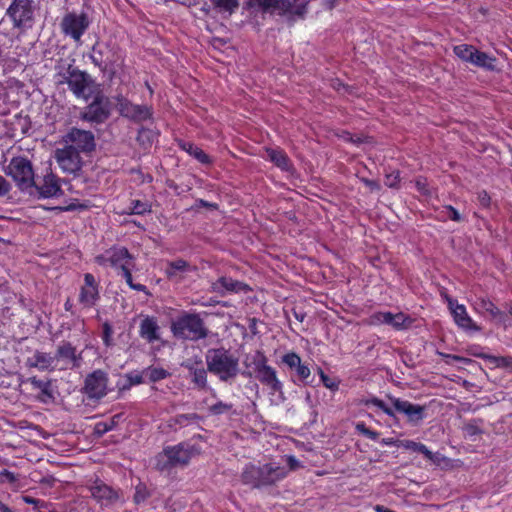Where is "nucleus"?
I'll return each instance as SVG.
<instances>
[{"instance_id": "dca6fc26", "label": "nucleus", "mask_w": 512, "mask_h": 512, "mask_svg": "<svg viewBox=\"0 0 512 512\" xmlns=\"http://www.w3.org/2000/svg\"><path fill=\"white\" fill-rule=\"evenodd\" d=\"M89 491L92 498L103 507L114 505L120 498L118 490L99 479L89 486Z\"/></svg>"}, {"instance_id": "603ef678", "label": "nucleus", "mask_w": 512, "mask_h": 512, "mask_svg": "<svg viewBox=\"0 0 512 512\" xmlns=\"http://www.w3.org/2000/svg\"><path fill=\"white\" fill-rule=\"evenodd\" d=\"M268 362V359L267 357L264 355V353H262L261 351H257L254 358H253V364H254V371L257 372V371H260L262 369V367H269V365L267 364Z\"/></svg>"}, {"instance_id": "774afa93", "label": "nucleus", "mask_w": 512, "mask_h": 512, "mask_svg": "<svg viewBox=\"0 0 512 512\" xmlns=\"http://www.w3.org/2000/svg\"><path fill=\"white\" fill-rule=\"evenodd\" d=\"M417 190L422 194H428L426 179L418 178L415 181Z\"/></svg>"}, {"instance_id": "cd10ccee", "label": "nucleus", "mask_w": 512, "mask_h": 512, "mask_svg": "<svg viewBox=\"0 0 512 512\" xmlns=\"http://www.w3.org/2000/svg\"><path fill=\"white\" fill-rule=\"evenodd\" d=\"M450 309L452 310V314L457 325L464 329H478L472 319L467 314L466 308L464 305L456 304L453 306V302L449 301Z\"/></svg>"}, {"instance_id": "052dcab7", "label": "nucleus", "mask_w": 512, "mask_h": 512, "mask_svg": "<svg viewBox=\"0 0 512 512\" xmlns=\"http://www.w3.org/2000/svg\"><path fill=\"white\" fill-rule=\"evenodd\" d=\"M112 333H113V330H112V327L109 323H104L103 324V341L105 343V345L109 346L110 345V342H111V336H112Z\"/></svg>"}, {"instance_id": "9b49d317", "label": "nucleus", "mask_w": 512, "mask_h": 512, "mask_svg": "<svg viewBox=\"0 0 512 512\" xmlns=\"http://www.w3.org/2000/svg\"><path fill=\"white\" fill-rule=\"evenodd\" d=\"M110 101L103 94L95 95L93 101L80 113V119L91 124H102L110 117Z\"/></svg>"}, {"instance_id": "a19ab883", "label": "nucleus", "mask_w": 512, "mask_h": 512, "mask_svg": "<svg viewBox=\"0 0 512 512\" xmlns=\"http://www.w3.org/2000/svg\"><path fill=\"white\" fill-rule=\"evenodd\" d=\"M478 306L481 310L489 313L493 318L502 319L504 316L503 312L489 299H480Z\"/></svg>"}, {"instance_id": "f704fd0d", "label": "nucleus", "mask_w": 512, "mask_h": 512, "mask_svg": "<svg viewBox=\"0 0 512 512\" xmlns=\"http://www.w3.org/2000/svg\"><path fill=\"white\" fill-rule=\"evenodd\" d=\"M155 137L156 134L154 133L153 130L141 127L138 130L136 141L144 150H146L152 146Z\"/></svg>"}, {"instance_id": "69168bd1", "label": "nucleus", "mask_w": 512, "mask_h": 512, "mask_svg": "<svg viewBox=\"0 0 512 512\" xmlns=\"http://www.w3.org/2000/svg\"><path fill=\"white\" fill-rule=\"evenodd\" d=\"M0 477H4L5 480L9 483H15L18 480V477L13 472L7 469H3L0 471Z\"/></svg>"}, {"instance_id": "6e6d98bb", "label": "nucleus", "mask_w": 512, "mask_h": 512, "mask_svg": "<svg viewBox=\"0 0 512 512\" xmlns=\"http://www.w3.org/2000/svg\"><path fill=\"white\" fill-rule=\"evenodd\" d=\"M442 213L452 221L461 222L463 220L461 214L451 205L444 206Z\"/></svg>"}, {"instance_id": "c9c22d12", "label": "nucleus", "mask_w": 512, "mask_h": 512, "mask_svg": "<svg viewBox=\"0 0 512 512\" xmlns=\"http://www.w3.org/2000/svg\"><path fill=\"white\" fill-rule=\"evenodd\" d=\"M145 377L148 378L149 382L155 383L166 379L170 376V373L162 367L149 366L143 371Z\"/></svg>"}, {"instance_id": "4468645a", "label": "nucleus", "mask_w": 512, "mask_h": 512, "mask_svg": "<svg viewBox=\"0 0 512 512\" xmlns=\"http://www.w3.org/2000/svg\"><path fill=\"white\" fill-rule=\"evenodd\" d=\"M55 362L63 364V369H78L83 363L82 352L69 341H62L55 351Z\"/></svg>"}, {"instance_id": "423d86ee", "label": "nucleus", "mask_w": 512, "mask_h": 512, "mask_svg": "<svg viewBox=\"0 0 512 512\" xmlns=\"http://www.w3.org/2000/svg\"><path fill=\"white\" fill-rule=\"evenodd\" d=\"M92 63L101 71L115 73L124 57L119 46L112 42H96L90 54Z\"/></svg>"}, {"instance_id": "a18cd8bd", "label": "nucleus", "mask_w": 512, "mask_h": 512, "mask_svg": "<svg viewBox=\"0 0 512 512\" xmlns=\"http://www.w3.org/2000/svg\"><path fill=\"white\" fill-rule=\"evenodd\" d=\"M150 495L151 494L146 485L140 483L135 488L133 499L136 504H140L145 502L150 497Z\"/></svg>"}, {"instance_id": "3c124183", "label": "nucleus", "mask_w": 512, "mask_h": 512, "mask_svg": "<svg viewBox=\"0 0 512 512\" xmlns=\"http://www.w3.org/2000/svg\"><path fill=\"white\" fill-rule=\"evenodd\" d=\"M394 320V314L391 312H378L372 316L373 323H382L392 326Z\"/></svg>"}, {"instance_id": "58836bf2", "label": "nucleus", "mask_w": 512, "mask_h": 512, "mask_svg": "<svg viewBox=\"0 0 512 512\" xmlns=\"http://www.w3.org/2000/svg\"><path fill=\"white\" fill-rule=\"evenodd\" d=\"M364 404L366 406H376L380 410H382L386 415L389 417L396 419L395 410L392 407L388 406L383 400L377 398V397H371L369 399L364 400Z\"/></svg>"}, {"instance_id": "13d9d810", "label": "nucleus", "mask_w": 512, "mask_h": 512, "mask_svg": "<svg viewBox=\"0 0 512 512\" xmlns=\"http://www.w3.org/2000/svg\"><path fill=\"white\" fill-rule=\"evenodd\" d=\"M143 373H139L137 371L130 372L126 374V378L130 385H138L144 382Z\"/></svg>"}, {"instance_id": "473e14b6", "label": "nucleus", "mask_w": 512, "mask_h": 512, "mask_svg": "<svg viewBox=\"0 0 512 512\" xmlns=\"http://www.w3.org/2000/svg\"><path fill=\"white\" fill-rule=\"evenodd\" d=\"M495 61L496 59L494 57L475 48L471 64L477 67L493 71L495 69Z\"/></svg>"}, {"instance_id": "de8ad7c7", "label": "nucleus", "mask_w": 512, "mask_h": 512, "mask_svg": "<svg viewBox=\"0 0 512 512\" xmlns=\"http://www.w3.org/2000/svg\"><path fill=\"white\" fill-rule=\"evenodd\" d=\"M232 408H233L232 403H225L222 401H218L214 405H211L208 408V410H209V413L212 415H221V414L229 412L230 410H232Z\"/></svg>"}, {"instance_id": "1a4fd4ad", "label": "nucleus", "mask_w": 512, "mask_h": 512, "mask_svg": "<svg viewBox=\"0 0 512 512\" xmlns=\"http://www.w3.org/2000/svg\"><path fill=\"white\" fill-rule=\"evenodd\" d=\"M91 19L84 11L76 13L75 11L66 13L61 22V32L73 39L75 42L80 43L82 36L86 33L91 25Z\"/></svg>"}, {"instance_id": "412c9836", "label": "nucleus", "mask_w": 512, "mask_h": 512, "mask_svg": "<svg viewBox=\"0 0 512 512\" xmlns=\"http://www.w3.org/2000/svg\"><path fill=\"white\" fill-rule=\"evenodd\" d=\"M182 366L188 370L189 375L191 377V382L195 385L196 388H198L199 390H207L208 370L203 367V363L200 358H196L194 360L189 359L183 362Z\"/></svg>"}, {"instance_id": "0e129e2a", "label": "nucleus", "mask_w": 512, "mask_h": 512, "mask_svg": "<svg viewBox=\"0 0 512 512\" xmlns=\"http://www.w3.org/2000/svg\"><path fill=\"white\" fill-rule=\"evenodd\" d=\"M361 181L371 190V191H379L381 189V185L376 180H370L368 178H361Z\"/></svg>"}, {"instance_id": "4be33fe9", "label": "nucleus", "mask_w": 512, "mask_h": 512, "mask_svg": "<svg viewBox=\"0 0 512 512\" xmlns=\"http://www.w3.org/2000/svg\"><path fill=\"white\" fill-rule=\"evenodd\" d=\"M250 290V287L244 282L226 276L218 278L211 284V291L221 296L226 295V293H246Z\"/></svg>"}, {"instance_id": "4c0bfd02", "label": "nucleus", "mask_w": 512, "mask_h": 512, "mask_svg": "<svg viewBox=\"0 0 512 512\" xmlns=\"http://www.w3.org/2000/svg\"><path fill=\"white\" fill-rule=\"evenodd\" d=\"M475 47L468 44L456 45L453 49L455 55L464 62L471 63Z\"/></svg>"}, {"instance_id": "bf43d9fd", "label": "nucleus", "mask_w": 512, "mask_h": 512, "mask_svg": "<svg viewBox=\"0 0 512 512\" xmlns=\"http://www.w3.org/2000/svg\"><path fill=\"white\" fill-rule=\"evenodd\" d=\"M477 199L479 204L484 207L488 208L490 206L491 198L490 195L485 190H481L477 193Z\"/></svg>"}, {"instance_id": "b1692460", "label": "nucleus", "mask_w": 512, "mask_h": 512, "mask_svg": "<svg viewBox=\"0 0 512 512\" xmlns=\"http://www.w3.org/2000/svg\"><path fill=\"white\" fill-rule=\"evenodd\" d=\"M109 264L115 269H129L134 267V257L125 247H112L107 251Z\"/></svg>"}, {"instance_id": "aec40b11", "label": "nucleus", "mask_w": 512, "mask_h": 512, "mask_svg": "<svg viewBox=\"0 0 512 512\" xmlns=\"http://www.w3.org/2000/svg\"><path fill=\"white\" fill-rule=\"evenodd\" d=\"M100 299L99 283L91 273L84 274V284L80 288L79 302L85 308L96 305Z\"/></svg>"}, {"instance_id": "e433bc0d", "label": "nucleus", "mask_w": 512, "mask_h": 512, "mask_svg": "<svg viewBox=\"0 0 512 512\" xmlns=\"http://www.w3.org/2000/svg\"><path fill=\"white\" fill-rule=\"evenodd\" d=\"M401 446H403L405 449L421 453L429 460L433 459V453L424 444L420 442L405 440L401 442Z\"/></svg>"}, {"instance_id": "c85d7f7f", "label": "nucleus", "mask_w": 512, "mask_h": 512, "mask_svg": "<svg viewBox=\"0 0 512 512\" xmlns=\"http://www.w3.org/2000/svg\"><path fill=\"white\" fill-rule=\"evenodd\" d=\"M194 270L195 267H192L187 261L183 259H177L168 263L165 272L169 279H175L178 281L181 278V274Z\"/></svg>"}, {"instance_id": "6e6552de", "label": "nucleus", "mask_w": 512, "mask_h": 512, "mask_svg": "<svg viewBox=\"0 0 512 512\" xmlns=\"http://www.w3.org/2000/svg\"><path fill=\"white\" fill-rule=\"evenodd\" d=\"M5 172L13 178L21 191H26L36 186L32 163L26 157H13Z\"/></svg>"}, {"instance_id": "f257e3e1", "label": "nucleus", "mask_w": 512, "mask_h": 512, "mask_svg": "<svg viewBox=\"0 0 512 512\" xmlns=\"http://www.w3.org/2000/svg\"><path fill=\"white\" fill-rule=\"evenodd\" d=\"M289 470L281 464L271 461L267 463H247L240 474V481L252 489H266L276 486L285 479Z\"/></svg>"}, {"instance_id": "8fccbe9b", "label": "nucleus", "mask_w": 512, "mask_h": 512, "mask_svg": "<svg viewBox=\"0 0 512 512\" xmlns=\"http://www.w3.org/2000/svg\"><path fill=\"white\" fill-rule=\"evenodd\" d=\"M151 211L150 205L140 200L131 201V213L137 215H144Z\"/></svg>"}, {"instance_id": "2f4dec72", "label": "nucleus", "mask_w": 512, "mask_h": 512, "mask_svg": "<svg viewBox=\"0 0 512 512\" xmlns=\"http://www.w3.org/2000/svg\"><path fill=\"white\" fill-rule=\"evenodd\" d=\"M473 355L488 361L496 368H504L512 371V356H494L486 353H474Z\"/></svg>"}, {"instance_id": "37998d69", "label": "nucleus", "mask_w": 512, "mask_h": 512, "mask_svg": "<svg viewBox=\"0 0 512 512\" xmlns=\"http://www.w3.org/2000/svg\"><path fill=\"white\" fill-rule=\"evenodd\" d=\"M213 5L220 11L232 14L239 6L238 0H212Z\"/></svg>"}, {"instance_id": "72a5a7b5", "label": "nucleus", "mask_w": 512, "mask_h": 512, "mask_svg": "<svg viewBox=\"0 0 512 512\" xmlns=\"http://www.w3.org/2000/svg\"><path fill=\"white\" fill-rule=\"evenodd\" d=\"M121 414L112 416L108 421L98 422L94 426V434L97 437H102L105 433L113 430L119 423Z\"/></svg>"}, {"instance_id": "a211bd4d", "label": "nucleus", "mask_w": 512, "mask_h": 512, "mask_svg": "<svg viewBox=\"0 0 512 512\" xmlns=\"http://www.w3.org/2000/svg\"><path fill=\"white\" fill-rule=\"evenodd\" d=\"M55 158L65 172L76 173L81 169L82 161L80 152L77 151L75 146L66 145L62 149H57Z\"/></svg>"}, {"instance_id": "5701e85b", "label": "nucleus", "mask_w": 512, "mask_h": 512, "mask_svg": "<svg viewBox=\"0 0 512 512\" xmlns=\"http://www.w3.org/2000/svg\"><path fill=\"white\" fill-rule=\"evenodd\" d=\"M38 191L40 198L58 197L63 194L59 179L51 171L44 175L42 183L33 186Z\"/></svg>"}, {"instance_id": "393cba45", "label": "nucleus", "mask_w": 512, "mask_h": 512, "mask_svg": "<svg viewBox=\"0 0 512 512\" xmlns=\"http://www.w3.org/2000/svg\"><path fill=\"white\" fill-rule=\"evenodd\" d=\"M26 366L40 371H53L56 368L55 357L50 353L36 350L33 356L27 358Z\"/></svg>"}, {"instance_id": "680f3d73", "label": "nucleus", "mask_w": 512, "mask_h": 512, "mask_svg": "<svg viewBox=\"0 0 512 512\" xmlns=\"http://www.w3.org/2000/svg\"><path fill=\"white\" fill-rule=\"evenodd\" d=\"M394 318H395V320L392 323V327H394L396 329L404 328V322L406 320L405 315L403 313H397V314H394Z\"/></svg>"}, {"instance_id": "f03ea898", "label": "nucleus", "mask_w": 512, "mask_h": 512, "mask_svg": "<svg viewBox=\"0 0 512 512\" xmlns=\"http://www.w3.org/2000/svg\"><path fill=\"white\" fill-rule=\"evenodd\" d=\"M74 61L68 62L61 59L55 66L57 83L66 84L69 90L77 97L87 100L92 95L91 87L95 82L86 71L80 70L74 65Z\"/></svg>"}, {"instance_id": "ea45409f", "label": "nucleus", "mask_w": 512, "mask_h": 512, "mask_svg": "<svg viewBox=\"0 0 512 512\" xmlns=\"http://www.w3.org/2000/svg\"><path fill=\"white\" fill-rule=\"evenodd\" d=\"M483 421L481 419H472L469 422H467L464 427L463 431L467 437L470 439H473L475 436L480 435L483 433V429L481 428V424Z\"/></svg>"}, {"instance_id": "5fc2aeb1", "label": "nucleus", "mask_w": 512, "mask_h": 512, "mask_svg": "<svg viewBox=\"0 0 512 512\" xmlns=\"http://www.w3.org/2000/svg\"><path fill=\"white\" fill-rule=\"evenodd\" d=\"M21 499L26 504L33 505L35 510H38L40 508H47L49 506V503H47L45 501H42V500H39V499H36V498H33L31 496H28V495H22Z\"/></svg>"}, {"instance_id": "09e8293b", "label": "nucleus", "mask_w": 512, "mask_h": 512, "mask_svg": "<svg viewBox=\"0 0 512 512\" xmlns=\"http://www.w3.org/2000/svg\"><path fill=\"white\" fill-rule=\"evenodd\" d=\"M438 354L444 359L445 363L448 365H451L454 362H459L464 365H468V364L472 363V360L470 358H466L463 356L447 354V353H443V352H439Z\"/></svg>"}, {"instance_id": "338daca9", "label": "nucleus", "mask_w": 512, "mask_h": 512, "mask_svg": "<svg viewBox=\"0 0 512 512\" xmlns=\"http://www.w3.org/2000/svg\"><path fill=\"white\" fill-rule=\"evenodd\" d=\"M10 188L9 182L0 175V197L6 195L10 191Z\"/></svg>"}, {"instance_id": "f8f14e48", "label": "nucleus", "mask_w": 512, "mask_h": 512, "mask_svg": "<svg viewBox=\"0 0 512 512\" xmlns=\"http://www.w3.org/2000/svg\"><path fill=\"white\" fill-rule=\"evenodd\" d=\"M116 100L119 114L135 123H141L153 117L151 106L134 104L123 96H118Z\"/></svg>"}, {"instance_id": "c03bdc74", "label": "nucleus", "mask_w": 512, "mask_h": 512, "mask_svg": "<svg viewBox=\"0 0 512 512\" xmlns=\"http://www.w3.org/2000/svg\"><path fill=\"white\" fill-rule=\"evenodd\" d=\"M121 274L131 289L149 294L147 287L145 285L133 282L131 268L124 269V271H122Z\"/></svg>"}, {"instance_id": "7ed1b4c3", "label": "nucleus", "mask_w": 512, "mask_h": 512, "mask_svg": "<svg viewBox=\"0 0 512 512\" xmlns=\"http://www.w3.org/2000/svg\"><path fill=\"white\" fill-rule=\"evenodd\" d=\"M205 361L207 370L221 382L232 383L240 372L239 358L224 347L208 349Z\"/></svg>"}, {"instance_id": "2eb2a0df", "label": "nucleus", "mask_w": 512, "mask_h": 512, "mask_svg": "<svg viewBox=\"0 0 512 512\" xmlns=\"http://www.w3.org/2000/svg\"><path fill=\"white\" fill-rule=\"evenodd\" d=\"M107 382V374L102 370H95L86 376L84 393L90 399H101L107 394Z\"/></svg>"}, {"instance_id": "49530a36", "label": "nucleus", "mask_w": 512, "mask_h": 512, "mask_svg": "<svg viewBox=\"0 0 512 512\" xmlns=\"http://www.w3.org/2000/svg\"><path fill=\"white\" fill-rule=\"evenodd\" d=\"M282 362L287 365L291 369H298V367L302 364L301 358L295 352H290L285 354L282 357Z\"/></svg>"}, {"instance_id": "f3484780", "label": "nucleus", "mask_w": 512, "mask_h": 512, "mask_svg": "<svg viewBox=\"0 0 512 512\" xmlns=\"http://www.w3.org/2000/svg\"><path fill=\"white\" fill-rule=\"evenodd\" d=\"M67 146H75L79 152H91L95 149V137L91 131L72 128L65 136Z\"/></svg>"}, {"instance_id": "a878e982", "label": "nucleus", "mask_w": 512, "mask_h": 512, "mask_svg": "<svg viewBox=\"0 0 512 512\" xmlns=\"http://www.w3.org/2000/svg\"><path fill=\"white\" fill-rule=\"evenodd\" d=\"M139 335L148 343H154L160 339V326L155 317L146 316L139 327Z\"/></svg>"}, {"instance_id": "20e7f679", "label": "nucleus", "mask_w": 512, "mask_h": 512, "mask_svg": "<svg viewBox=\"0 0 512 512\" xmlns=\"http://www.w3.org/2000/svg\"><path fill=\"white\" fill-rule=\"evenodd\" d=\"M170 330L176 339L183 341L197 342L209 335V329L200 314L188 311H182L171 320Z\"/></svg>"}, {"instance_id": "39448f33", "label": "nucleus", "mask_w": 512, "mask_h": 512, "mask_svg": "<svg viewBox=\"0 0 512 512\" xmlns=\"http://www.w3.org/2000/svg\"><path fill=\"white\" fill-rule=\"evenodd\" d=\"M198 453L196 446L181 442L167 446L155 457V468L158 471H169L177 466H186L194 454Z\"/></svg>"}, {"instance_id": "c756f323", "label": "nucleus", "mask_w": 512, "mask_h": 512, "mask_svg": "<svg viewBox=\"0 0 512 512\" xmlns=\"http://www.w3.org/2000/svg\"><path fill=\"white\" fill-rule=\"evenodd\" d=\"M267 158L283 171H289L291 161L284 150L279 148H267Z\"/></svg>"}, {"instance_id": "9d476101", "label": "nucleus", "mask_w": 512, "mask_h": 512, "mask_svg": "<svg viewBox=\"0 0 512 512\" xmlns=\"http://www.w3.org/2000/svg\"><path fill=\"white\" fill-rule=\"evenodd\" d=\"M258 9L265 13L295 15L303 17L306 13L304 0H258Z\"/></svg>"}, {"instance_id": "bb28decb", "label": "nucleus", "mask_w": 512, "mask_h": 512, "mask_svg": "<svg viewBox=\"0 0 512 512\" xmlns=\"http://www.w3.org/2000/svg\"><path fill=\"white\" fill-rule=\"evenodd\" d=\"M255 374L256 378L273 393L282 392L283 385L277 378L276 370L273 367H262V369L255 372Z\"/></svg>"}, {"instance_id": "864d4df0", "label": "nucleus", "mask_w": 512, "mask_h": 512, "mask_svg": "<svg viewBox=\"0 0 512 512\" xmlns=\"http://www.w3.org/2000/svg\"><path fill=\"white\" fill-rule=\"evenodd\" d=\"M400 173L399 171H393L385 175V185L389 188H399Z\"/></svg>"}, {"instance_id": "79ce46f5", "label": "nucleus", "mask_w": 512, "mask_h": 512, "mask_svg": "<svg viewBox=\"0 0 512 512\" xmlns=\"http://www.w3.org/2000/svg\"><path fill=\"white\" fill-rule=\"evenodd\" d=\"M202 419L197 413L178 414L173 418V422L180 426H187L190 423H197Z\"/></svg>"}, {"instance_id": "7c9ffc66", "label": "nucleus", "mask_w": 512, "mask_h": 512, "mask_svg": "<svg viewBox=\"0 0 512 512\" xmlns=\"http://www.w3.org/2000/svg\"><path fill=\"white\" fill-rule=\"evenodd\" d=\"M179 147L202 164L210 165L212 163L210 156L191 142L180 141Z\"/></svg>"}, {"instance_id": "6ab92c4d", "label": "nucleus", "mask_w": 512, "mask_h": 512, "mask_svg": "<svg viewBox=\"0 0 512 512\" xmlns=\"http://www.w3.org/2000/svg\"><path fill=\"white\" fill-rule=\"evenodd\" d=\"M20 386H26L27 389L37 392L36 398L42 403H48L55 399L50 379L43 380L32 376L21 379Z\"/></svg>"}, {"instance_id": "ddd939ff", "label": "nucleus", "mask_w": 512, "mask_h": 512, "mask_svg": "<svg viewBox=\"0 0 512 512\" xmlns=\"http://www.w3.org/2000/svg\"><path fill=\"white\" fill-rule=\"evenodd\" d=\"M391 405L393 406L395 413L403 414L407 422L412 426H418L426 417V406L411 403L408 400L396 398L394 396H388Z\"/></svg>"}, {"instance_id": "4d7b16f0", "label": "nucleus", "mask_w": 512, "mask_h": 512, "mask_svg": "<svg viewBox=\"0 0 512 512\" xmlns=\"http://www.w3.org/2000/svg\"><path fill=\"white\" fill-rule=\"evenodd\" d=\"M296 373L299 377V379L304 383L308 384V378L310 377L311 371L308 366L301 364L298 369L296 370Z\"/></svg>"}, {"instance_id": "0eeeda50", "label": "nucleus", "mask_w": 512, "mask_h": 512, "mask_svg": "<svg viewBox=\"0 0 512 512\" xmlns=\"http://www.w3.org/2000/svg\"><path fill=\"white\" fill-rule=\"evenodd\" d=\"M38 9L35 0H12L6 10V15L11 20L14 29L26 32L34 27Z\"/></svg>"}, {"instance_id": "e2e57ef3", "label": "nucleus", "mask_w": 512, "mask_h": 512, "mask_svg": "<svg viewBox=\"0 0 512 512\" xmlns=\"http://www.w3.org/2000/svg\"><path fill=\"white\" fill-rule=\"evenodd\" d=\"M319 374H320L321 381L325 387H327L329 389L337 388V385L331 381V379L323 372L322 369H319Z\"/></svg>"}]
</instances>
